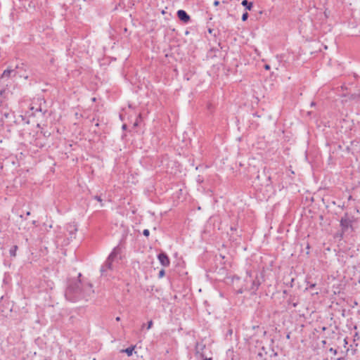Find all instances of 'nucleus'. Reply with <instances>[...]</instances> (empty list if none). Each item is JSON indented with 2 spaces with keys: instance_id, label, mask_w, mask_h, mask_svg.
Returning a JSON list of instances; mask_svg holds the SVG:
<instances>
[{
  "instance_id": "obj_1",
  "label": "nucleus",
  "mask_w": 360,
  "mask_h": 360,
  "mask_svg": "<svg viewBox=\"0 0 360 360\" xmlns=\"http://www.w3.org/2000/svg\"><path fill=\"white\" fill-rule=\"evenodd\" d=\"M82 273H79L77 277L67 279L65 297L68 301L77 302L83 300H88V297L94 293L92 283L82 280Z\"/></svg>"
},
{
  "instance_id": "obj_2",
  "label": "nucleus",
  "mask_w": 360,
  "mask_h": 360,
  "mask_svg": "<svg viewBox=\"0 0 360 360\" xmlns=\"http://www.w3.org/2000/svg\"><path fill=\"white\" fill-rule=\"evenodd\" d=\"M356 222V218L349 212H345L340 219V226L343 233L349 235L354 231V224Z\"/></svg>"
},
{
  "instance_id": "obj_3",
  "label": "nucleus",
  "mask_w": 360,
  "mask_h": 360,
  "mask_svg": "<svg viewBox=\"0 0 360 360\" xmlns=\"http://www.w3.org/2000/svg\"><path fill=\"white\" fill-rule=\"evenodd\" d=\"M14 117V114L11 110L7 108L0 107V119L4 126L6 124L8 127V123L13 122Z\"/></svg>"
},
{
  "instance_id": "obj_4",
  "label": "nucleus",
  "mask_w": 360,
  "mask_h": 360,
  "mask_svg": "<svg viewBox=\"0 0 360 360\" xmlns=\"http://www.w3.org/2000/svg\"><path fill=\"white\" fill-rule=\"evenodd\" d=\"M108 257L109 258V260H112L115 263H119L123 259L124 256L122 255V248L120 244H118L112 250Z\"/></svg>"
},
{
  "instance_id": "obj_5",
  "label": "nucleus",
  "mask_w": 360,
  "mask_h": 360,
  "mask_svg": "<svg viewBox=\"0 0 360 360\" xmlns=\"http://www.w3.org/2000/svg\"><path fill=\"white\" fill-rule=\"evenodd\" d=\"M15 68L17 69V73L18 74V77L24 78L25 79H27L29 78V75L27 73L29 66L26 63H19L16 64Z\"/></svg>"
},
{
  "instance_id": "obj_6",
  "label": "nucleus",
  "mask_w": 360,
  "mask_h": 360,
  "mask_svg": "<svg viewBox=\"0 0 360 360\" xmlns=\"http://www.w3.org/2000/svg\"><path fill=\"white\" fill-rule=\"evenodd\" d=\"M157 258L162 266L167 267L169 266L170 259L165 252L161 251L160 253L158 254Z\"/></svg>"
},
{
  "instance_id": "obj_7",
  "label": "nucleus",
  "mask_w": 360,
  "mask_h": 360,
  "mask_svg": "<svg viewBox=\"0 0 360 360\" xmlns=\"http://www.w3.org/2000/svg\"><path fill=\"white\" fill-rule=\"evenodd\" d=\"M39 151V147L33 143L27 145V152H20V155L23 157L30 156L32 157Z\"/></svg>"
},
{
  "instance_id": "obj_8",
  "label": "nucleus",
  "mask_w": 360,
  "mask_h": 360,
  "mask_svg": "<svg viewBox=\"0 0 360 360\" xmlns=\"http://www.w3.org/2000/svg\"><path fill=\"white\" fill-rule=\"evenodd\" d=\"M176 15L179 20L184 24H188L191 21V16L184 10H178L176 12Z\"/></svg>"
},
{
  "instance_id": "obj_9",
  "label": "nucleus",
  "mask_w": 360,
  "mask_h": 360,
  "mask_svg": "<svg viewBox=\"0 0 360 360\" xmlns=\"http://www.w3.org/2000/svg\"><path fill=\"white\" fill-rule=\"evenodd\" d=\"M262 283V281H260V278H259L258 275L257 274L255 278L252 281V285L249 290L251 291L252 295H256L257 291L259 289V287L260 286Z\"/></svg>"
},
{
  "instance_id": "obj_10",
  "label": "nucleus",
  "mask_w": 360,
  "mask_h": 360,
  "mask_svg": "<svg viewBox=\"0 0 360 360\" xmlns=\"http://www.w3.org/2000/svg\"><path fill=\"white\" fill-rule=\"evenodd\" d=\"M100 272H101V277L107 281L110 280V278H112L113 277L112 271L105 269L104 267L101 266Z\"/></svg>"
},
{
  "instance_id": "obj_11",
  "label": "nucleus",
  "mask_w": 360,
  "mask_h": 360,
  "mask_svg": "<svg viewBox=\"0 0 360 360\" xmlns=\"http://www.w3.org/2000/svg\"><path fill=\"white\" fill-rule=\"evenodd\" d=\"M205 347V346L202 344H199V343H197L196 345H195V350H196V354H200L202 360H212V357H207L204 355L203 353H200V350H203L204 348Z\"/></svg>"
},
{
  "instance_id": "obj_12",
  "label": "nucleus",
  "mask_w": 360,
  "mask_h": 360,
  "mask_svg": "<svg viewBox=\"0 0 360 360\" xmlns=\"http://www.w3.org/2000/svg\"><path fill=\"white\" fill-rule=\"evenodd\" d=\"M287 303L289 305H291L292 307H296L299 304L297 296L295 295H290L288 299L287 300Z\"/></svg>"
},
{
  "instance_id": "obj_13",
  "label": "nucleus",
  "mask_w": 360,
  "mask_h": 360,
  "mask_svg": "<svg viewBox=\"0 0 360 360\" xmlns=\"http://www.w3.org/2000/svg\"><path fill=\"white\" fill-rule=\"evenodd\" d=\"M115 262L112 260H109V258L107 257L104 263L101 265V267H104L105 269L111 270L113 271L114 270V265L113 263Z\"/></svg>"
},
{
  "instance_id": "obj_14",
  "label": "nucleus",
  "mask_w": 360,
  "mask_h": 360,
  "mask_svg": "<svg viewBox=\"0 0 360 360\" xmlns=\"http://www.w3.org/2000/svg\"><path fill=\"white\" fill-rule=\"evenodd\" d=\"M136 345H131L126 349H122L121 352L125 353L128 356H131L133 354Z\"/></svg>"
},
{
  "instance_id": "obj_15",
  "label": "nucleus",
  "mask_w": 360,
  "mask_h": 360,
  "mask_svg": "<svg viewBox=\"0 0 360 360\" xmlns=\"http://www.w3.org/2000/svg\"><path fill=\"white\" fill-rule=\"evenodd\" d=\"M67 230L69 232V235L71 238H75V235H76V232L77 231V229L75 226L69 225Z\"/></svg>"
},
{
  "instance_id": "obj_16",
  "label": "nucleus",
  "mask_w": 360,
  "mask_h": 360,
  "mask_svg": "<svg viewBox=\"0 0 360 360\" xmlns=\"http://www.w3.org/2000/svg\"><path fill=\"white\" fill-rule=\"evenodd\" d=\"M241 4L247 11H251L253 7V3L252 1H249L248 0H243Z\"/></svg>"
},
{
  "instance_id": "obj_17",
  "label": "nucleus",
  "mask_w": 360,
  "mask_h": 360,
  "mask_svg": "<svg viewBox=\"0 0 360 360\" xmlns=\"http://www.w3.org/2000/svg\"><path fill=\"white\" fill-rule=\"evenodd\" d=\"M347 236H349V234H348L347 233H343L342 230L340 229V230L335 234L334 238L339 239L340 240Z\"/></svg>"
},
{
  "instance_id": "obj_18",
  "label": "nucleus",
  "mask_w": 360,
  "mask_h": 360,
  "mask_svg": "<svg viewBox=\"0 0 360 360\" xmlns=\"http://www.w3.org/2000/svg\"><path fill=\"white\" fill-rule=\"evenodd\" d=\"M1 79H9L11 78V67L4 70L1 76Z\"/></svg>"
},
{
  "instance_id": "obj_19",
  "label": "nucleus",
  "mask_w": 360,
  "mask_h": 360,
  "mask_svg": "<svg viewBox=\"0 0 360 360\" xmlns=\"http://www.w3.org/2000/svg\"><path fill=\"white\" fill-rule=\"evenodd\" d=\"M18 249V245H13L9 250V255L11 257H15L16 256V252Z\"/></svg>"
},
{
  "instance_id": "obj_20",
  "label": "nucleus",
  "mask_w": 360,
  "mask_h": 360,
  "mask_svg": "<svg viewBox=\"0 0 360 360\" xmlns=\"http://www.w3.org/2000/svg\"><path fill=\"white\" fill-rule=\"evenodd\" d=\"M27 145H25V144H21L19 148H18V150L19 152H25L26 153L27 152ZM18 154H20V153H18V154H16V157L18 155Z\"/></svg>"
},
{
  "instance_id": "obj_21",
  "label": "nucleus",
  "mask_w": 360,
  "mask_h": 360,
  "mask_svg": "<svg viewBox=\"0 0 360 360\" xmlns=\"http://www.w3.org/2000/svg\"><path fill=\"white\" fill-rule=\"evenodd\" d=\"M349 98L351 100H355V101H360V93L351 94Z\"/></svg>"
},
{
  "instance_id": "obj_22",
  "label": "nucleus",
  "mask_w": 360,
  "mask_h": 360,
  "mask_svg": "<svg viewBox=\"0 0 360 360\" xmlns=\"http://www.w3.org/2000/svg\"><path fill=\"white\" fill-rule=\"evenodd\" d=\"M306 283H307V285L308 287L306 288V290H308V289H314L316 284L315 283H311L309 281H306Z\"/></svg>"
},
{
  "instance_id": "obj_23",
  "label": "nucleus",
  "mask_w": 360,
  "mask_h": 360,
  "mask_svg": "<svg viewBox=\"0 0 360 360\" xmlns=\"http://www.w3.org/2000/svg\"><path fill=\"white\" fill-rule=\"evenodd\" d=\"M16 70H17V69L15 67L14 68L11 67V78L18 77V74L17 73Z\"/></svg>"
},
{
  "instance_id": "obj_24",
  "label": "nucleus",
  "mask_w": 360,
  "mask_h": 360,
  "mask_svg": "<svg viewBox=\"0 0 360 360\" xmlns=\"http://www.w3.org/2000/svg\"><path fill=\"white\" fill-rule=\"evenodd\" d=\"M233 334V329L231 328H229L227 331L225 333V338L228 339L229 338H231V335Z\"/></svg>"
},
{
  "instance_id": "obj_25",
  "label": "nucleus",
  "mask_w": 360,
  "mask_h": 360,
  "mask_svg": "<svg viewBox=\"0 0 360 360\" xmlns=\"http://www.w3.org/2000/svg\"><path fill=\"white\" fill-rule=\"evenodd\" d=\"M246 290H249L247 287H245V288L241 287L236 291V293L237 295L242 294Z\"/></svg>"
},
{
  "instance_id": "obj_26",
  "label": "nucleus",
  "mask_w": 360,
  "mask_h": 360,
  "mask_svg": "<svg viewBox=\"0 0 360 360\" xmlns=\"http://www.w3.org/2000/svg\"><path fill=\"white\" fill-rule=\"evenodd\" d=\"M209 167H210V166L207 165H199L198 166L196 167V169L197 170H198V169L202 170L203 169H207Z\"/></svg>"
},
{
  "instance_id": "obj_27",
  "label": "nucleus",
  "mask_w": 360,
  "mask_h": 360,
  "mask_svg": "<svg viewBox=\"0 0 360 360\" xmlns=\"http://www.w3.org/2000/svg\"><path fill=\"white\" fill-rule=\"evenodd\" d=\"M249 17V15H248V13L247 11H245V13H243L242 15V17H241V20L245 22L248 20Z\"/></svg>"
},
{
  "instance_id": "obj_28",
  "label": "nucleus",
  "mask_w": 360,
  "mask_h": 360,
  "mask_svg": "<svg viewBox=\"0 0 360 360\" xmlns=\"http://www.w3.org/2000/svg\"><path fill=\"white\" fill-rule=\"evenodd\" d=\"M165 276V269H162L159 271V273H158V278H163L164 276Z\"/></svg>"
},
{
  "instance_id": "obj_29",
  "label": "nucleus",
  "mask_w": 360,
  "mask_h": 360,
  "mask_svg": "<svg viewBox=\"0 0 360 360\" xmlns=\"http://www.w3.org/2000/svg\"><path fill=\"white\" fill-rule=\"evenodd\" d=\"M153 320H150L147 322V324H146V329L147 330H150L152 327H153Z\"/></svg>"
},
{
  "instance_id": "obj_30",
  "label": "nucleus",
  "mask_w": 360,
  "mask_h": 360,
  "mask_svg": "<svg viewBox=\"0 0 360 360\" xmlns=\"http://www.w3.org/2000/svg\"><path fill=\"white\" fill-rule=\"evenodd\" d=\"M257 360H266L265 358H264V354L262 352H259L258 354H257Z\"/></svg>"
},
{
  "instance_id": "obj_31",
  "label": "nucleus",
  "mask_w": 360,
  "mask_h": 360,
  "mask_svg": "<svg viewBox=\"0 0 360 360\" xmlns=\"http://www.w3.org/2000/svg\"><path fill=\"white\" fill-rule=\"evenodd\" d=\"M143 235L146 237H148L150 236V231L147 229H143Z\"/></svg>"
},
{
  "instance_id": "obj_32",
  "label": "nucleus",
  "mask_w": 360,
  "mask_h": 360,
  "mask_svg": "<svg viewBox=\"0 0 360 360\" xmlns=\"http://www.w3.org/2000/svg\"><path fill=\"white\" fill-rule=\"evenodd\" d=\"M93 198H94V200H97V201H98L100 202H102V199H101V195H94Z\"/></svg>"
},
{
  "instance_id": "obj_33",
  "label": "nucleus",
  "mask_w": 360,
  "mask_h": 360,
  "mask_svg": "<svg viewBox=\"0 0 360 360\" xmlns=\"http://www.w3.org/2000/svg\"><path fill=\"white\" fill-rule=\"evenodd\" d=\"M329 352H331L334 355H336L338 354V350L336 349L333 348V347L329 349Z\"/></svg>"
},
{
  "instance_id": "obj_34",
  "label": "nucleus",
  "mask_w": 360,
  "mask_h": 360,
  "mask_svg": "<svg viewBox=\"0 0 360 360\" xmlns=\"http://www.w3.org/2000/svg\"><path fill=\"white\" fill-rule=\"evenodd\" d=\"M207 32H209V34H213L214 37L216 36V34H215V33H214V34H213V32H214V29H212V28H208Z\"/></svg>"
},
{
  "instance_id": "obj_35",
  "label": "nucleus",
  "mask_w": 360,
  "mask_h": 360,
  "mask_svg": "<svg viewBox=\"0 0 360 360\" xmlns=\"http://www.w3.org/2000/svg\"><path fill=\"white\" fill-rule=\"evenodd\" d=\"M294 281H295V279H294V278H291V280H290V283H287V285L292 288V287L293 286Z\"/></svg>"
},
{
  "instance_id": "obj_36",
  "label": "nucleus",
  "mask_w": 360,
  "mask_h": 360,
  "mask_svg": "<svg viewBox=\"0 0 360 360\" xmlns=\"http://www.w3.org/2000/svg\"><path fill=\"white\" fill-rule=\"evenodd\" d=\"M235 280L236 281H239L240 280V277L237 275H234L232 278V281H234Z\"/></svg>"
},
{
  "instance_id": "obj_37",
  "label": "nucleus",
  "mask_w": 360,
  "mask_h": 360,
  "mask_svg": "<svg viewBox=\"0 0 360 360\" xmlns=\"http://www.w3.org/2000/svg\"><path fill=\"white\" fill-rule=\"evenodd\" d=\"M259 328H259V326L258 325H257V326H252V330H259Z\"/></svg>"
},
{
  "instance_id": "obj_38",
  "label": "nucleus",
  "mask_w": 360,
  "mask_h": 360,
  "mask_svg": "<svg viewBox=\"0 0 360 360\" xmlns=\"http://www.w3.org/2000/svg\"><path fill=\"white\" fill-rule=\"evenodd\" d=\"M218 46H219V47L220 48V49H221V50H224V51H226V49H224V46H222V45H221V44L220 42L218 44Z\"/></svg>"
},
{
  "instance_id": "obj_39",
  "label": "nucleus",
  "mask_w": 360,
  "mask_h": 360,
  "mask_svg": "<svg viewBox=\"0 0 360 360\" xmlns=\"http://www.w3.org/2000/svg\"><path fill=\"white\" fill-rule=\"evenodd\" d=\"M218 46H219V47L220 48V49H221V50H224V51H226V49H224V46H222V45H221V44L220 42L218 44Z\"/></svg>"
},
{
  "instance_id": "obj_40",
  "label": "nucleus",
  "mask_w": 360,
  "mask_h": 360,
  "mask_svg": "<svg viewBox=\"0 0 360 360\" xmlns=\"http://www.w3.org/2000/svg\"><path fill=\"white\" fill-rule=\"evenodd\" d=\"M139 119L141 118V114H139V116H138V117H137V119H136V122H134V125L135 127L138 125V119H139Z\"/></svg>"
},
{
  "instance_id": "obj_41",
  "label": "nucleus",
  "mask_w": 360,
  "mask_h": 360,
  "mask_svg": "<svg viewBox=\"0 0 360 360\" xmlns=\"http://www.w3.org/2000/svg\"><path fill=\"white\" fill-rule=\"evenodd\" d=\"M307 160H309L308 162L311 165H313L314 164V160L315 159H306Z\"/></svg>"
},
{
  "instance_id": "obj_42",
  "label": "nucleus",
  "mask_w": 360,
  "mask_h": 360,
  "mask_svg": "<svg viewBox=\"0 0 360 360\" xmlns=\"http://www.w3.org/2000/svg\"><path fill=\"white\" fill-rule=\"evenodd\" d=\"M213 4H214V6H219V1H217V0H215V1H214Z\"/></svg>"
},
{
  "instance_id": "obj_43",
  "label": "nucleus",
  "mask_w": 360,
  "mask_h": 360,
  "mask_svg": "<svg viewBox=\"0 0 360 360\" xmlns=\"http://www.w3.org/2000/svg\"><path fill=\"white\" fill-rule=\"evenodd\" d=\"M246 274H247L248 276H249L250 278L252 277V272L250 271H247Z\"/></svg>"
},
{
  "instance_id": "obj_44",
  "label": "nucleus",
  "mask_w": 360,
  "mask_h": 360,
  "mask_svg": "<svg viewBox=\"0 0 360 360\" xmlns=\"http://www.w3.org/2000/svg\"><path fill=\"white\" fill-rule=\"evenodd\" d=\"M264 68H265V70H270L271 67H270L269 65L265 64L264 65Z\"/></svg>"
},
{
  "instance_id": "obj_45",
  "label": "nucleus",
  "mask_w": 360,
  "mask_h": 360,
  "mask_svg": "<svg viewBox=\"0 0 360 360\" xmlns=\"http://www.w3.org/2000/svg\"><path fill=\"white\" fill-rule=\"evenodd\" d=\"M236 230H237V228L236 226H231V231H236Z\"/></svg>"
},
{
  "instance_id": "obj_46",
  "label": "nucleus",
  "mask_w": 360,
  "mask_h": 360,
  "mask_svg": "<svg viewBox=\"0 0 360 360\" xmlns=\"http://www.w3.org/2000/svg\"><path fill=\"white\" fill-rule=\"evenodd\" d=\"M245 164L244 162H239V166H240V167H244V166H245Z\"/></svg>"
},
{
  "instance_id": "obj_47",
  "label": "nucleus",
  "mask_w": 360,
  "mask_h": 360,
  "mask_svg": "<svg viewBox=\"0 0 360 360\" xmlns=\"http://www.w3.org/2000/svg\"><path fill=\"white\" fill-rule=\"evenodd\" d=\"M283 295H287L288 294V290H284L283 291Z\"/></svg>"
},
{
  "instance_id": "obj_48",
  "label": "nucleus",
  "mask_w": 360,
  "mask_h": 360,
  "mask_svg": "<svg viewBox=\"0 0 360 360\" xmlns=\"http://www.w3.org/2000/svg\"><path fill=\"white\" fill-rule=\"evenodd\" d=\"M122 129H127V124H124L122 127Z\"/></svg>"
},
{
  "instance_id": "obj_49",
  "label": "nucleus",
  "mask_w": 360,
  "mask_h": 360,
  "mask_svg": "<svg viewBox=\"0 0 360 360\" xmlns=\"http://www.w3.org/2000/svg\"><path fill=\"white\" fill-rule=\"evenodd\" d=\"M115 320H116L117 321H120L121 320V319H120V316H117V317L115 318Z\"/></svg>"
},
{
  "instance_id": "obj_50",
  "label": "nucleus",
  "mask_w": 360,
  "mask_h": 360,
  "mask_svg": "<svg viewBox=\"0 0 360 360\" xmlns=\"http://www.w3.org/2000/svg\"><path fill=\"white\" fill-rule=\"evenodd\" d=\"M316 105V103H315V102L312 101V102L311 103V106H314V105Z\"/></svg>"
},
{
  "instance_id": "obj_51",
  "label": "nucleus",
  "mask_w": 360,
  "mask_h": 360,
  "mask_svg": "<svg viewBox=\"0 0 360 360\" xmlns=\"http://www.w3.org/2000/svg\"><path fill=\"white\" fill-rule=\"evenodd\" d=\"M337 360H344V358L343 357H339L337 359Z\"/></svg>"
},
{
  "instance_id": "obj_52",
  "label": "nucleus",
  "mask_w": 360,
  "mask_h": 360,
  "mask_svg": "<svg viewBox=\"0 0 360 360\" xmlns=\"http://www.w3.org/2000/svg\"><path fill=\"white\" fill-rule=\"evenodd\" d=\"M26 215H27V216L30 215V212L27 211V212H26Z\"/></svg>"
},
{
  "instance_id": "obj_53",
  "label": "nucleus",
  "mask_w": 360,
  "mask_h": 360,
  "mask_svg": "<svg viewBox=\"0 0 360 360\" xmlns=\"http://www.w3.org/2000/svg\"><path fill=\"white\" fill-rule=\"evenodd\" d=\"M309 248H310V246H309V244H307V249H308V250H309Z\"/></svg>"
},
{
  "instance_id": "obj_54",
  "label": "nucleus",
  "mask_w": 360,
  "mask_h": 360,
  "mask_svg": "<svg viewBox=\"0 0 360 360\" xmlns=\"http://www.w3.org/2000/svg\"><path fill=\"white\" fill-rule=\"evenodd\" d=\"M273 356H277V353H276V352H274V353L273 354Z\"/></svg>"
},
{
  "instance_id": "obj_55",
  "label": "nucleus",
  "mask_w": 360,
  "mask_h": 360,
  "mask_svg": "<svg viewBox=\"0 0 360 360\" xmlns=\"http://www.w3.org/2000/svg\"><path fill=\"white\" fill-rule=\"evenodd\" d=\"M11 163H12L13 165H15V162L14 160H12V161H11Z\"/></svg>"
},
{
  "instance_id": "obj_56",
  "label": "nucleus",
  "mask_w": 360,
  "mask_h": 360,
  "mask_svg": "<svg viewBox=\"0 0 360 360\" xmlns=\"http://www.w3.org/2000/svg\"><path fill=\"white\" fill-rule=\"evenodd\" d=\"M287 338L289 339L290 338V334H288L287 335Z\"/></svg>"
},
{
  "instance_id": "obj_57",
  "label": "nucleus",
  "mask_w": 360,
  "mask_h": 360,
  "mask_svg": "<svg viewBox=\"0 0 360 360\" xmlns=\"http://www.w3.org/2000/svg\"><path fill=\"white\" fill-rule=\"evenodd\" d=\"M257 335V332H255L253 333L252 335Z\"/></svg>"
},
{
  "instance_id": "obj_58",
  "label": "nucleus",
  "mask_w": 360,
  "mask_h": 360,
  "mask_svg": "<svg viewBox=\"0 0 360 360\" xmlns=\"http://www.w3.org/2000/svg\"><path fill=\"white\" fill-rule=\"evenodd\" d=\"M344 341H345V344H347V340H346V339H345V340H344Z\"/></svg>"
},
{
  "instance_id": "obj_59",
  "label": "nucleus",
  "mask_w": 360,
  "mask_h": 360,
  "mask_svg": "<svg viewBox=\"0 0 360 360\" xmlns=\"http://www.w3.org/2000/svg\"><path fill=\"white\" fill-rule=\"evenodd\" d=\"M263 333H264V335H265V334L266 333V330H264V331H263Z\"/></svg>"
},
{
  "instance_id": "obj_60",
  "label": "nucleus",
  "mask_w": 360,
  "mask_h": 360,
  "mask_svg": "<svg viewBox=\"0 0 360 360\" xmlns=\"http://www.w3.org/2000/svg\"><path fill=\"white\" fill-rule=\"evenodd\" d=\"M262 349L263 351H264V350H265L264 347H262Z\"/></svg>"
},
{
  "instance_id": "obj_61",
  "label": "nucleus",
  "mask_w": 360,
  "mask_h": 360,
  "mask_svg": "<svg viewBox=\"0 0 360 360\" xmlns=\"http://www.w3.org/2000/svg\"><path fill=\"white\" fill-rule=\"evenodd\" d=\"M20 217L21 218H23V215H22V214H20Z\"/></svg>"
}]
</instances>
